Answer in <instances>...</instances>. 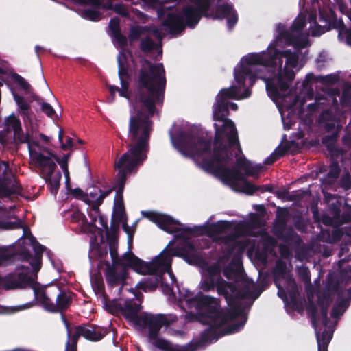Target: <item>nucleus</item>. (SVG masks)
Instances as JSON below:
<instances>
[{"instance_id": "338daca9", "label": "nucleus", "mask_w": 351, "mask_h": 351, "mask_svg": "<svg viewBox=\"0 0 351 351\" xmlns=\"http://www.w3.org/2000/svg\"><path fill=\"white\" fill-rule=\"evenodd\" d=\"M113 7V10L117 14L122 16H127L128 15V12L123 4L115 3Z\"/></svg>"}, {"instance_id": "412c9836", "label": "nucleus", "mask_w": 351, "mask_h": 351, "mask_svg": "<svg viewBox=\"0 0 351 351\" xmlns=\"http://www.w3.org/2000/svg\"><path fill=\"white\" fill-rule=\"evenodd\" d=\"M31 288L34 291L35 298L43 308L48 312L52 313L50 306L53 305V302L47 295L45 287H41V285L35 280Z\"/></svg>"}, {"instance_id": "f8f14e48", "label": "nucleus", "mask_w": 351, "mask_h": 351, "mask_svg": "<svg viewBox=\"0 0 351 351\" xmlns=\"http://www.w3.org/2000/svg\"><path fill=\"white\" fill-rule=\"evenodd\" d=\"M29 239L34 250V255L33 256L31 252L27 249H22L19 252V255L23 261L28 262L32 266L35 277L37 278V273L41 268L43 254L46 247L41 245L31 232H29Z\"/></svg>"}, {"instance_id": "4468645a", "label": "nucleus", "mask_w": 351, "mask_h": 351, "mask_svg": "<svg viewBox=\"0 0 351 351\" xmlns=\"http://www.w3.org/2000/svg\"><path fill=\"white\" fill-rule=\"evenodd\" d=\"M124 265L108 264L104 275L108 286L114 287L121 286L119 292H121L123 287L126 284L128 270Z\"/></svg>"}, {"instance_id": "c85d7f7f", "label": "nucleus", "mask_w": 351, "mask_h": 351, "mask_svg": "<svg viewBox=\"0 0 351 351\" xmlns=\"http://www.w3.org/2000/svg\"><path fill=\"white\" fill-rule=\"evenodd\" d=\"M114 190V187H108V189L105 190V191L100 195H99L98 197L95 200H90L89 199H84V202L88 204L91 206V210L94 212V213L100 215L99 206L103 204L104 199L108 197L113 191Z\"/></svg>"}, {"instance_id": "6e6d98bb", "label": "nucleus", "mask_w": 351, "mask_h": 351, "mask_svg": "<svg viewBox=\"0 0 351 351\" xmlns=\"http://www.w3.org/2000/svg\"><path fill=\"white\" fill-rule=\"evenodd\" d=\"M58 139L59 141L61 143L60 147L62 150H67L69 148L73 146V141L71 137H67L66 143H63V132L61 130L59 132Z\"/></svg>"}, {"instance_id": "8fccbe9b", "label": "nucleus", "mask_w": 351, "mask_h": 351, "mask_svg": "<svg viewBox=\"0 0 351 351\" xmlns=\"http://www.w3.org/2000/svg\"><path fill=\"white\" fill-rule=\"evenodd\" d=\"M78 340L79 339L73 334L70 338L68 337L65 351H77Z\"/></svg>"}, {"instance_id": "2eb2a0df", "label": "nucleus", "mask_w": 351, "mask_h": 351, "mask_svg": "<svg viewBox=\"0 0 351 351\" xmlns=\"http://www.w3.org/2000/svg\"><path fill=\"white\" fill-rule=\"evenodd\" d=\"M21 187L16 177L11 172L7 171V167L3 171L0 177V197H9L12 195L20 193Z\"/></svg>"}, {"instance_id": "dca6fc26", "label": "nucleus", "mask_w": 351, "mask_h": 351, "mask_svg": "<svg viewBox=\"0 0 351 351\" xmlns=\"http://www.w3.org/2000/svg\"><path fill=\"white\" fill-rule=\"evenodd\" d=\"M73 335L78 339L83 337L90 341H98L107 334V330L95 324H81L75 326Z\"/></svg>"}, {"instance_id": "ddd939ff", "label": "nucleus", "mask_w": 351, "mask_h": 351, "mask_svg": "<svg viewBox=\"0 0 351 351\" xmlns=\"http://www.w3.org/2000/svg\"><path fill=\"white\" fill-rule=\"evenodd\" d=\"M171 322L163 314L143 313L137 326L143 328H148L149 339H157L158 333L162 326H169Z\"/></svg>"}, {"instance_id": "39448f33", "label": "nucleus", "mask_w": 351, "mask_h": 351, "mask_svg": "<svg viewBox=\"0 0 351 351\" xmlns=\"http://www.w3.org/2000/svg\"><path fill=\"white\" fill-rule=\"evenodd\" d=\"M143 217L156 223L160 229L168 233H176L182 231L195 236L206 235L209 237L226 233L232 227V222L220 220L202 226L181 228L183 225L169 215L154 211H144Z\"/></svg>"}, {"instance_id": "c756f323", "label": "nucleus", "mask_w": 351, "mask_h": 351, "mask_svg": "<svg viewBox=\"0 0 351 351\" xmlns=\"http://www.w3.org/2000/svg\"><path fill=\"white\" fill-rule=\"evenodd\" d=\"M101 301L106 310L109 313L112 314L122 313L123 306L121 303L118 302L115 299L110 301L108 296L106 293H102Z\"/></svg>"}, {"instance_id": "37998d69", "label": "nucleus", "mask_w": 351, "mask_h": 351, "mask_svg": "<svg viewBox=\"0 0 351 351\" xmlns=\"http://www.w3.org/2000/svg\"><path fill=\"white\" fill-rule=\"evenodd\" d=\"M341 172V168L337 161H332L329 167V171L326 175L328 178L332 180L337 179Z\"/></svg>"}, {"instance_id": "423d86ee", "label": "nucleus", "mask_w": 351, "mask_h": 351, "mask_svg": "<svg viewBox=\"0 0 351 351\" xmlns=\"http://www.w3.org/2000/svg\"><path fill=\"white\" fill-rule=\"evenodd\" d=\"M267 49L271 50L273 52H277L274 67L278 65L281 67L282 58L286 59L283 71L280 70L276 76L273 79L274 82L267 84L268 92L275 97H279V90L281 92H287L291 85L295 75L293 70L287 68V66L295 68L298 66L299 54L296 52L291 51L290 49L279 51L275 48L274 44H270Z\"/></svg>"}, {"instance_id": "4d7b16f0", "label": "nucleus", "mask_w": 351, "mask_h": 351, "mask_svg": "<svg viewBox=\"0 0 351 351\" xmlns=\"http://www.w3.org/2000/svg\"><path fill=\"white\" fill-rule=\"evenodd\" d=\"M337 221L338 226L350 223L351 221V211L350 210L343 211L342 213H340V217Z\"/></svg>"}, {"instance_id": "69168bd1", "label": "nucleus", "mask_w": 351, "mask_h": 351, "mask_svg": "<svg viewBox=\"0 0 351 351\" xmlns=\"http://www.w3.org/2000/svg\"><path fill=\"white\" fill-rule=\"evenodd\" d=\"M120 82L121 88H119V95L125 98H129V83L125 80H120Z\"/></svg>"}, {"instance_id": "e2e57ef3", "label": "nucleus", "mask_w": 351, "mask_h": 351, "mask_svg": "<svg viewBox=\"0 0 351 351\" xmlns=\"http://www.w3.org/2000/svg\"><path fill=\"white\" fill-rule=\"evenodd\" d=\"M14 79L25 90H28L31 88L30 84L20 75L15 73Z\"/></svg>"}, {"instance_id": "ea45409f", "label": "nucleus", "mask_w": 351, "mask_h": 351, "mask_svg": "<svg viewBox=\"0 0 351 351\" xmlns=\"http://www.w3.org/2000/svg\"><path fill=\"white\" fill-rule=\"evenodd\" d=\"M155 47L156 43L149 36L141 40L140 49L143 53H148L152 52Z\"/></svg>"}, {"instance_id": "603ef678", "label": "nucleus", "mask_w": 351, "mask_h": 351, "mask_svg": "<svg viewBox=\"0 0 351 351\" xmlns=\"http://www.w3.org/2000/svg\"><path fill=\"white\" fill-rule=\"evenodd\" d=\"M340 103L342 106H348L351 104V93L349 88H344L340 97Z\"/></svg>"}, {"instance_id": "a19ab883", "label": "nucleus", "mask_w": 351, "mask_h": 351, "mask_svg": "<svg viewBox=\"0 0 351 351\" xmlns=\"http://www.w3.org/2000/svg\"><path fill=\"white\" fill-rule=\"evenodd\" d=\"M82 16L86 19H88L92 21H99L101 19L100 12L92 8L84 10L82 12Z\"/></svg>"}, {"instance_id": "a18cd8bd", "label": "nucleus", "mask_w": 351, "mask_h": 351, "mask_svg": "<svg viewBox=\"0 0 351 351\" xmlns=\"http://www.w3.org/2000/svg\"><path fill=\"white\" fill-rule=\"evenodd\" d=\"M243 182V191L249 195H252L257 192V185L253 184L250 182L245 177Z\"/></svg>"}, {"instance_id": "9b49d317", "label": "nucleus", "mask_w": 351, "mask_h": 351, "mask_svg": "<svg viewBox=\"0 0 351 351\" xmlns=\"http://www.w3.org/2000/svg\"><path fill=\"white\" fill-rule=\"evenodd\" d=\"M14 140L16 143H27L30 158L39 166H49L50 173L53 172L54 169L57 167L50 158L45 156L40 152H38L33 149L32 145L38 146V142L32 140L28 132L24 133L22 128L14 132Z\"/></svg>"}, {"instance_id": "4c0bfd02", "label": "nucleus", "mask_w": 351, "mask_h": 351, "mask_svg": "<svg viewBox=\"0 0 351 351\" xmlns=\"http://www.w3.org/2000/svg\"><path fill=\"white\" fill-rule=\"evenodd\" d=\"M306 313L308 317H311L313 326L316 328L317 322V308L315 302L310 300L307 306Z\"/></svg>"}, {"instance_id": "f03ea898", "label": "nucleus", "mask_w": 351, "mask_h": 351, "mask_svg": "<svg viewBox=\"0 0 351 351\" xmlns=\"http://www.w3.org/2000/svg\"><path fill=\"white\" fill-rule=\"evenodd\" d=\"M174 147L183 156L197 160L199 166L206 173L220 178L224 183L237 185V181L244 180L245 175L236 167L227 166L237 158V145H229V143L213 145L212 138H205L180 132L171 138Z\"/></svg>"}, {"instance_id": "c03bdc74", "label": "nucleus", "mask_w": 351, "mask_h": 351, "mask_svg": "<svg viewBox=\"0 0 351 351\" xmlns=\"http://www.w3.org/2000/svg\"><path fill=\"white\" fill-rule=\"evenodd\" d=\"M306 25V19L304 16L297 17L293 24L290 27V30L292 32H301Z\"/></svg>"}, {"instance_id": "864d4df0", "label": "nucleus", "mask_w": 351, "mask_h": 351, "mask_svg": "<svg viewBox=\"0 0 351 351\" xmlns=\"http://www.w3.org/2000/svg\"><path fill=\"white\" fill-rule=\"evenodd\" d=\"M7 122L8 124L12 127L13 132L20 130L21 128L20 119L14 115L10 116L7 120Z\"/></svg>"}, {"instance_id": "bf43d9fd", "label": "nucleus", "mask_w": 351, "mask_h": 351, "mask_svg": "<svg viewBox=\"0 0 351 351\" xmlns=\"http://www.w3.org/2000/svg\"><path fill=\"white\" fill-rule=\"evenodd\" d=\"M321 82L324 84H335L339 80V77L335 74H329L326 76L321 77Z\"/></svg>"}, {"instance_id": "7c9ffc66", "label": "nucleus", "mask_w": 351, "mask_h": 351, "mask_svg": "<svg viewBox=\"0 0 351 351\" xmlns=\"http://www.w3.org/2000/svg\"><path fill=\"white\" fill-rule=\"evenodd\" d=\"M251 74L252 69L243 64L238 68H235L234 71V75L236 82L243 87L245 86V80L247 77Z\"/></svg>"}, {"instance_id": "473e14b6", "label": "nucleus", "mask_w": 351, "mask_h": 351, "mask_svg": "<svg viewBox=\"0 0 351 351\" xmlns=\"http://www.w3.org/2000/svg\"><path fill=\"white\" fill-rule=\"evenodd\" d=\"M117 63L119 68L118 75L120 80H123L124 78H129L128 64L126 56L123 53H120L117 58Z\"/></svg>"}, {"instance_id": "052dcab7", "label": "nucleus", "mask_w": 351, "mask_h": 351, "mask_svg": "<svg viewBox=\"0 0 351 351\" xmlns=\"http://www.w3.org/2000/svg\"><path fill=\"white\" fill-rule=\"evenodd\" d=\"M263 168V165L261 164H257L254 166L252 165L251 169H249L246 171V176H252L254 178H258L259 176L260 171Z\"/></svg>"}, {"instance_id": "680f3d73", "label": "nucleus", "mask_w": 351, "mask_h": 351, "mask_svg": "<svg viewBox=\"0 0 351 351\" xmlns=\"http://www.w3.org/2000/svg\"><path fill=\"white\" fill-rule=\"evenodd\" d=\"M322 222L325 226H330L333 227L339 226L337 225V221L333 217H331L327 214L322 215Z\"/></svg>"}, {"instance_id": "49530a36", "label": "nucleus", "mask_w": 351, "mask_h": 351, "mask_svg": "<svg viewBox=\"0 0 351 351\" xmlns=\"http://www.w3.org/2000/svg\"><path fill=\"white\" fill-rule=\"evenodd\" d=\"M71 154H64L62 158L55 157V160L59 164L64 174H69L68 161Z\"/></svg>"}, {"instance_id": "0e129e2a", "label": "nucleus", "mask_w": 351, "mask_h": 351, "mask_svg": "<svg viewBox=\"0 0 351 351\" xmlns=\"http://www.w3.org/2000/svg\"><path fill=\"white\" fill-rule=\"evenodd\" d=\"M114 5L111 1L104 3V0H97V3L95 4L94 7L97 9L102 8L104 10H113Z\"/></svg>"}, {"instance_id": "de8ad7c7", "label": "nucleus", "mask_w": 351, "mask_h": 351, "mask_svg": "<svg viewBox=\"0 0 351 351\" xmlns=\"http://www.w3.org/2000/svg\"><path fill=\"white\" fill-rule=\"evenodd\" d=\"M331 293L330 290L324 291L322 293L317 295V304L330 305L332 303Z\"/></svg>"}, {"instance_id": "2f4dec72", "label": "nucleus", "mask_w": 351, "mask_h": 351, "mask_svg": "<svg viewBox=\"0 0 351 351\" xmlns=\"http://www.w3.org/2000/svg\"><path fill=\"white\" fill-rule=\"evenodd\" d=\"M228 99H239L238 88L236 86L221 89L216 97V101H223V102H228L226 101Z\"/></svg>"}, {"instance_id": "6e6552de", "label": "nucleus", "mask_w": 351, "mask_h": 351, "mask_svg": "<svg viewBox=\"0 0 351 351\" xmlns=\"http://www.w3.org/2000/svg\"><path fill=\"white\" fill-rule=\"evenodd\" d=\"M167 247L168 246L150 262H145L129 250L123 255V265L138 274L152 275L156 273L161 267L171 265V249Z\"/></svg>"}, {"instance_id": "5701e85b", "label": "nucleus", "mask_w": 351, "mask_h": 351, "mask_svg": "<svg viewBox=\"0 0 351 351\" xmlns=\"http://www.w3.org/2000/svg\"><path fill=\"white\" fill-rule=\"evenodd\" d=\"M331 290L336 292L337 295V298L335 305L345 311L346 309L348 308L350 303L351 302V288H348L344 291L343 289H339L338 285L336 284L332 286Z\"/></svg>"}, {"instance_id": "f3484780", "label": "nucleus", "mask_w": 351, "mask_h": 351, "mask_svg": "<svg viewBox=\"0 0 351 351\" xmlns=\"http://www.w3.org/2000/svg\"><path fill=\"white\" fill-rule=\"evenodd\" d=\"M276 55L277 52H273L271 50V53L263 51L261 53H251L245 58L246 66L262 65L274 67Z\"/></svg>"}, {"instance_id": "6ab92c4d", "label": "nucleus", "mask_w": 351, "mask_h": 351, "mask_svg": "<svg viewBox=\"0 0 351 351\" xmlns=\"http://www.w3.org/2000/svg\"><path fill=\"white\" fill-rule=\"evenodd\" d=\"M57 289L59 290V293L56 296V304L53 303L50 307L52 309V313H62L71 305L74 293L65 290H60L59 288Z\"/></svg>"}, {"instance_id": "72a5a7b5", "label": "nucleus", "mask_w": 351, "mask_h": 351, "mask_svg": "<svg viewBox=\"0 0 351 351\" xmlns=\"http://www.w3.org/2000/svg\"><path fill=\"white\" fill-rule=\"evenodd\" d=\"M332 338V332H329L326 329L324 330L321 335L317 332L318 351H328V347Z\"/></svg>"}, {"instance_id": "1a4fd4ad", "label": "nucleus", "mask_w": 351, "mask_h": 351, "mask_svg": "<svg viewBox=\"0 0 351 351\" xmlns=\"http://www.w3.org/2000/svg\"><path fill=\"white\" fill-rule=\"evenodd\" d=\"M115 169L118 170L115 178L114 190L116 189L115 197L114 199V207L112 211V221L117 219L121 222L125 214V206L123 202V191L125 189L127 177L132 172H136L138 169H127V165L118 167L117 163L114 164Z\"/></svg>"}, {"instance_id": "0eeeda50", "label": "nucleus", "mask_w": 351, "mask_h": 351, "mask_svg": "<svg viewBox=\"0 0 351 351\" xmlns=\"http://www.w3.org/2000/svg\"><path fill=\"white\" fill-rule=\"evenodd\" d=\"M228 102L216 101L213 105V119L223 122L221 125L214 123L215 136L212 145L229 143V145H237L238 152L242 154V148L239 143L237 130L234 123L227 117L229 115Z\"/></svg>"}, {"instance_id": "a878e982", "label": "nucleus", "mask_w": 351, "mask_h": 351, "mask_svg": "<svg viewBox=\"0 0 351 351\" xmlns=\"http://www.w3.org/2000/svg\"><path fill=\"white\" fill-rule=\"evenodd\" d=\"M109 245L110 255L112 258V265H123V259L120 258L118 254V238L114 237L112 234L106 238Z\"/></svg>"}, {"instance_id": "9d476101", "label": "nucleus", "mask_w": 351, "mask_h": 351, "mask_svg": "<svg viewBox=\"0 0 351 351\" xmlns=\"http://www.w3.org/2000/svg\"><path fill=\"white\" fill-rule=\"evenodd\" d=\"M35 280L29 267H18L14 271L0 278V285L5 290L23 289L31 287Z\"/></svg>"}, {"instance_id": "f257e3e1", "label": "nucleus", "mask_w": 351, "mask_h": 351, "mask_svg": "<svg viewBox=\"0 0 351 351\" xmlns=\"http://www.w3.org/2000/svg\"><path fill=\"white\" fill-rule=\"evenodd\" d=\"M139 62L140 68L134 74L132 96L141 109L130 117L128 151L115 162L118 167L127 165L128 169H138L147 158L153 125L150 118L156 112V104L163 103L167 83L162 63H152L145 58Z\"/></svg>"}, {"instance_id": "b1692460", "label": "nucleus", "mask_w": 351, "mask_h": 351, "mask_svg": "<svg viewBox=\"0 0 351 351\" xmlns=\"http://www.w3.org/2000/svg\"><path fill=\"white\" fill-rule=\"evenodd\" d=\"M176 255L183 258L189 264L196 263L200 259L195 245L191 242H187Z\"/></svg>"}, {"instance_id": "7ed1b4c3", "label": "nucleus", "mask_w": 351, "mask_h": 351, "mask_svg": "<svg viewBox=\"0 0 351 351\" xmlns=\"http://www.w3.org/2000/svg\"><path fill=\"white\" fill-rule=\"evenodd\" d=\"M191 295L189 291H186L184 295L180 292V299L186 301L188 308H195L197 311V313L194 315L196 319L203 324L209 326L201 335L203 341H216L221 337L239 332L244 326L247 321L245 317L242 320L221 328V326L226 323L235 320L241 315L240 300H237L236 306H229L223 309L219 298L204 295L200 291L194 296Z\"/></svg>"}, {"instance_id": "4be33fe9", "label": "nucleus", "mask_w": 351, "mask_h": 351, "mask_svg": "<svg viewBox=\"0 0 351 351\" xmlns=\"http://www.w3.org/2000/svg\"><path fill=\"white\" fill-rule=\"evenodd\" d=\"M141 308V306L136 302L131 301H126L125 305L123 306V311L121 314L124 317L138 325L141 321V318L143 317V313L138 315Z\"/></svg>"}, {"instance_id": "5fc2aeb1", "label": "nucleus", "mask_w": 351, "mask_h": 351, "mask_svg": "<svg viewBox=\"0 0 351 351\" xmlns=\"http://www.w3.org/2000/svg\"><path fill=\"white\" fill-rule=\"evenodd\" d=\"M329 213L336 220H338L341 213V204L339 202L332 203L329 205Z\"/></svg>"}, {"instance_id": "cd10ccee", "label": "nucleus", "mask_w": 351, "mask_h": 351, "mask_svg": "<svg viewBox=\"0 0 351 351\" xmlns=\"http://www.w3.org/2000/svg\"><path fill=\"white\" fill-rule=\"evenodd\" d=\"M223 274L226 278L233 280L232 282H239V289L242 287L243 284L241 282H243V280L247 281L245 278L243 276V271L241 267L234 268L232 266H228L223 269ZM247 282L249 281L247 280Z\"/></svg>"}, {"instance_id": "393cba45", "label": "nucleus", "mask_w": 351, "mask_h": 351, "mask_svg": "<svg viewBox=\"0 0 351 351\" xmlns=\"http://www.w3.org/2000/svg\"><path fill=\"white\" fill-rule=\"evenodd\" d=\"M37 165L38 167L41 168L43 170L47 169V170H48L47 173V184H48V186H50L51 193L54 195H56L57 192L60 188V180L62 178L61 173L59 171L53 177H52L53 174L55 172L56 167L54 169L53 172L50 173V170H49L50 169H49V166H39L38 165Z\"/></svg>"}, {"instance_id": "13d9d810", "label": "nucleus", "mask_w": 351, "mask_h": 351, "mask_svg": "<svg viewBox=\"0 0 351 351\" xmlns=\"http://www.w3.org/2000/svg\"><path fill=\"white\" fill-rule=\"evenodd\" d=\"M119 223H120V222H118V221L117 219H115L114 221L112 220L111 230H110L109 228H108V229L106 231V238H108V237L111 234H112L114 237L118 238L117 232H118L119 228Z\"/></svg>"}, {"instance_id": "3c124183", "label": "nucleus", "mask_w": 351, "mask_h": 351, "mask_svg": "<svg viewBox=\"0 0 351 351\" xmlns=\"http://www.w3.org/2000/svg\"><path fill=\"white\" fill-rule=\"evenodd\" d=\"M236 165L238 168L243 169L245 170V175L246 176V171L249 169H251V162L247 160L245 156L240 157L237 159Z\"/></svg>"}, {"instance_id": "a211bd4d", "label": "nucleus", "mask_w": 351, "mask_h": 351, "mask_svg": "<svg viewBox=\"0 0 351 351\" xmlns=\"http://www.w3.org/2000/svg\"><path fill=\"white\" fill-rule=\"evenodd\" d=\"M273 232L278 239L287 243L293 242L295 238L300 239L292 227H287L285 219H278L274 226Z\"/></svg>"}, {"instance_id": "c9c22d12", "label": "nucleus", "mask_w": 351, "mask_h": 351, "mask_svg": "<svg viewBox=\"0 0 351 351\" xmlns=\"http://www.w3.org/2000/svg\"><path fill=\"white\" fill-rule=\"evenodd\" d=\"M15 221L2 220L0 221V228L3 230H14L23 228V222L17 217H14Z\"/></svg>"}, {"instance_id": "e433bc0d", "label": "nucleus", "mask_w": 351, "mask_h": 351, "mask_svg": "<svg viewBox=\"0 0 351 351\" xmlns=\"http://www.w3.org/2000/svg\"><path fill=\"white\" fill-rule=\"evenodd\" d=\"M145 31V27L136 25L132 26L130 28V33L128 35V40L130 43L136 42L138 40L142 34H144Z\"/></svg>"}, {"instance_id": "774afa93", "label": "nucleus", "mask_w": 351, "mask_h": 351, "mask_svg": "<svg viewBox=\"0 0 351 351\" xmlns=\"http://www.w3.org/2000/svg\"><path fill=\"white\" fill-rule=\"evenodd\" d=\"M287 269L286 263L281 260H278L276 263L275 271L280 275H284Z\"/></svg>"}, {"instance_id": "f704fd0d", "label": "nucleus", "mask_w": 351, "mask_h": 351, "mask_svg": "<svg viewBox=\"0 0 351 351\" xmlns=\"http://www.w3.org/2000/svg\"><path fill=\"white\" fill-rule=\"evenodd\" d=\"M234 12L235 11L234 10L232 5L228 4H223L219 5L217 8L215 18L223 19L229 17L231 14H232V13Z\"/></svg>"}, {"instance_id": "79ce46f5", "label": "nucleus", "mask_w": 351, "mask_h": 351, "mask_svg": "<svg viewBox=\"0 0 351 351\" xmlns=\"http://www.w3.org/2000/svg\"><path fill=\"white\" fill-rule=\"evenodd\" d=\"M151 341H153V345L163 351H169L171 347V343L165 339L162 338H158V336L157 337V339H149Z\"/></svg>"}, {"instance_id": "20e7f679", "label": "nucleus", "mask_w": 351, "mask_h": 351, "mask_svg": "<svg viewBox=\"0 0 351 351\" xmlns=\"http://www.w3.org/2000/svg\"><path fill=\"white\" fill-rule=\"evenodd\" d=\"M241 283L243 286L239 289V282H229L225 280L221 276L219 267L210 266L201 280L200 288L207 292L216 288L217 293L224 297L228 306H236L237 300L250 298L255 300L260 295V293H255L250 290V282L243 280Z\"/></svg>"}, {"instance_id": "aec40b11", "label": "nucleus", "mask_w": 351, "mask_h": 351, "mask_svg": "<svg viewBox=\"0 0 351 351\" xmlns=\"http://www.w3.org/2000/svg\"><path fill=\"white\" fill-rule=\"evenodd\" d=\"M164 27H167L171 34H180L185 29L182 16L180 14L169 13L162 22Z\"/></svg>"}, {"instance_id": "58836bf2", "label": "nucleus", "mask_w": 351, "mask_h": 351, "mask_svg": "<svg viewBox=\"0 0 351 351\" xmlns=\"http://www.w3.org/2000/svg\"><path fill=\"white\" fill-rule=\"evenodd\" d=\"M34 99L40 105L41 111L47 117L52 118L56 114V111L51 104L44 102L39 97H35Z\"/></svg>"}, {"instance_id": "bb28decb", "label": "nucleus", "mask_w": 351, "mask_h": 351, "mask_svg": "<svg viewBox=\"0 0 351 351\" xmlns=\"http://www.w3.org/2000/svg\"><path fill=\"white\" fill-rule=\"evenodd\" d=\"M162 279L163 278L160 275L151 276L144 280L139 282L136 287L145 292L148 291H153L156 289Z\"/></svg>"}, {"instance_id": "09e8293b", "label": "nucleus", "mask_w": 351, "mask_h": 351, "mask_svg": "<svg viewBox=\"0 0 351 351\" xmlns=\"http://www.w3.org/2000/svg\"><path fill=\"white\" fill-rule=\"evenodd\" d=\"M109 29L112 33V36L121 32L120 29V21L119 18L114 17L110 20Z\"/></svg>"}]
</instances>
